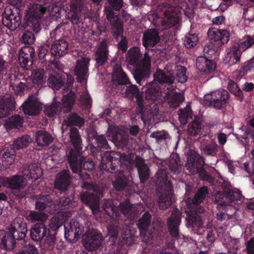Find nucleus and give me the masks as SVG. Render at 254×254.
I'll return each instance as SVG.
<instances>
[{
	"mask_svg": "<svg viewBox=\"0 0 254 254\" xmlns=\"http://www.w3.org/2000/svg\"><path fill=\"white\" fill-rule=\"evenodd\" d=\"M64 81L61 79H58L57 77L51 75L48 79V84L50 87L54 90H58L63 84Z\"/></svg>",
	"mask_w": 254,
	"mask_h": 254,
	"instance_id": "obj_56",
	"label": "nucleus"
},
{
	"mask_svg": "<svg viewBox=\"0 0 254 254\" xmlns=\"http://www.w3.org/2000/svg\"><path fill=\"white\" fill-rule=\"evenodd\" d=\"M120 209L122 211V212L127 217L131 218V217H130V213L133 212L134 210V206L130 205L129 203L127 201H126L124 204H121L120 205Z\"/></svg>",
	"mask_w": 254,
	"mask_h": 254,
	"instance_id": "obj_60",
	"label": "nucleus"
},
{
	"mask_svg": "<svg viewBox=\"0 0 254 254\" xmlns=\"http://www.w3.org/2000/svg\"><path fill=\"white\" fill-rule=\"evenodd\" d=\"M56 99L54 98V103L50 106H46L45 108V113L48 116H52L57 114L59 111L58 107L56 104Z\"/></svg>",
	"mask_w": 254,
	"mask_h": 254,
	"instance_id": "obj_64",
	"label": "nucleus"
},
{
	"mask_svg": "<svg viewBox=\"0 0 254 254\" xmlns=\"http://www.w3.org/2000/svg\"><path fill=\"white\" fill-rule=\"evenodd\" d=\"M90 59L87 57H82L77 61L74 68V74L77 76L78 82L86 81L88 73V64Z\"/></svg>",
	"mask_w": 254,
	"mask_h": 254,
	"instance_id": "obj_12",
	"label": "nucleus"
},
{
	"mask_svg": "<svg viewBox=\"0 0 254 254\" xmlns=\"http://www.w3.org/2000/svg\"><path fill=\"white\" fill-rule=\"evenodd\" d=\"M22 174L25 176L28 180L30 179L36 180L41 176L42 171L40 167L35 164H32L25 168Z\"/></svg>",
	"mask_w": 254,
	"mask_h": 254,
	"instance_id": "obj_32",
	"label": "nucleus"
},
{
	"mask_svg": "<svg viewBox=\"0 0 254 254\" xmlns=\"http://www.w3.org/2000/svg\"><path fill=\"white\" fill-rule=\"evenodd\" d=\"M207 193V189L206 187L201 188L195 195L193 200V203L195 204L201 203Z\"/></svg>",
	"mask_w": 254,
	"mask_h": 254,
	"instance_id": "obj_58",
	"label": "nucleus"
},
{
	"mask_svg": "<svg viewBox=\"0 0 254 254\" xmlns=\"http://www.w3.org/2000/svg\"><path fill=\"white\" fill-rule=\"evenodd\" d=\"M45 11L46 8L42 5L33 4L30 5L27 12L26 18L28 22L32 23L36 32L40 29L38 20L44 15Z\"/></svg>",
	"mask_w": 254,
	"mask_h": 254,
	"instance_id": "obj_7",
	"label": "nucleus"
},
{
	"mask_svg": "<svg viewBox=\"0 0 254 254\" xmlns=\"http://www.w3.org/2000/svg\"><path fill=\"white\" fill-rule=\"evenodd\" d=\"M167 99L170 102V106L176 108L179 103L184 101V96L182 93H177L176 91H169L166 93Z\"/></svg>",
	"mask_w": 254,
	"mask_h": 254,
	"instance_id": "obj_37",
	"label": "nucleus"
},
{
	"mask_svg": "<svg viewBox=\"0 0 254 254\" xmlns=\"http://www.w3.org/2000/svg\"><path fill=\"white\" fill-rule=\"evenodd\" d=\"M158 176L160 183V186L157 190L159 196V206L161 209H165L174 200L172 191V185L170 181L168 180V177L166 175V170L158 172Z\"/></svg>",
	"mask_w": 254,
	"mask_h": 254,
	"instance_id": "obj_2",
	"label": "nucleus"
},
{
	"mask_svg": "<svg viewBox=\"0 0 254 254\" xmlns=\"http://www.w3.org/2000/svg\"><path fill=\"white\" fill-rule=\"evenodd\" d=\"M82 188L93 191L94 193L92 194L90 192H85L82 194L81 199L83 202L88 204L93 213L94 215H97L98 213H99V196H97V191L92 185L86 183L82 185Z\"/></svg>",
	"mask_w": 254,
	"mask_h": 254,
	"instance_id": "obj_6",
	"label": "nucleus"
},
{
	"mask_svg": "<svg viewBox=\"0 0 254 254\" xmlns=\"http://www.w3.org/2000/svg\"><path fill=\"white\" fill-rule=\"evenodd\" d=\"M122 236L124 243L128 245H131L135 240L133 234L128 230L127 228L123 232Z\"/></svg>",
	"mask_w": 254,
	"mask_h": 254,
	"instance_id": "obj_61",
	"label": "nucleus"
},
{
	"mask_svg": "<svg viewBox=\"0 0 254 254\" xmlns=\"http://www.w3.org/2000/svg\"><path fill=\"white\" fill-rule=\"evenodd\" d=\"M96 60L98 65H103L107 60V43L103 41L97 47L96 53Z\"/></svg>",
	"mask_w": 254,
	"mask_h": 254,
	"instance_id": "obj_34",
	"label": "nucleus"
},
{
	"mask_svg": "<svg viewBox=\"0 0 254 254\" xmlns=\"http://www.w3.org/2000/svg\"><path fill=\"white\" fill-rule=\"evenodd\" d=\"M207 35L211 41H220L223 45L229 40V33L227 30L212 28L208 30Z\"/></svg>",
	"mask_w": 254,
	"mask_h": 254,
	"instance_id": "obj_21",
	"label": "nucleus"
},
{
	"mask_svg": "<svg viewBox=\"0 0 254 254\" xmlns=\"http://www.w3.org/2000/svg\"><path fill=\"white\" fill-rule=\"evenodd\" d=\"M197 69L202 74H207L213 71L216 67L215 64L211 60L204 57H199L196 61Z\"/></svg>",
	"mask_w": 254,
	"mask_h": 254,
	"instance_id": "obj_20",
	"label": "nucleus"
},
{
	"mask_svg": "<svg viewBox=\"0 0 254 254\" xmlns=\"http://www.w3.org/2000/svg\"><path fill=\"white\" fill-rule=\"evenodd\" d=\"M67 47L68 44L65 40L56 41L52 46L51 54L57 57L63 56L66 53Z\"/></svg>",
	"mask_w": 254,
	"mask_h": 254,
	"instance_id": "obj_29",
	"label": "nucleus"
},
{
	"mask_svg": "<svg viewBox=\"0 0 254 254\" xmlns=\"http://www.w3.org/2000/svg\"><path fill=\"white\" fill-rule=\"evenodd\" d=\"M110 6H106L105 8L107 18L111 21L112 27L113 32L114 36L119 39V37H122L123 34V28L122 23L120 21L117 23L114 22L118 20V18L114 16V12L112 8L115 10H119L123 6V0H108Z\"/></svg>",
	"mask_w": 254,
	"mask_h": 254,
	"instance_id": "obj_4",
	"label": "nucleus"
},
{
	"mask_svg": "<svg viewBox=\"0 0 254 254\" xmlns=\"http://www.w3.org/2000/svg\"><path fill=\"white\" fill-rule=\"evenodd\" d=\"M48 218V215L44 213L31 211L27 216V219L32 222L40 221L44 223Z\"/></svg>",
	"mask_w": 254,
	"mask_h": 254,
	"instance_id": "obj_50",
	"label": "nucleus"
},
{
	"mask_svg": "<svg viewBox=\"0 0 254 254\" xmlns=\"http://www.w3.org/2000/svg\"><path fill=\"white\" fill-rule=\"evenodd\" d=\"M44 73V70L42 69H38L33 71L31 75V80L34 85L40 86L45 83L46 78Z\"/></svg>",
	"mask_w": 254,
	"mask_h": 254,
	"instance_id": "obj_46",
	"label": "nucleus"
},
{
	"mask_svg": "<svg viewBox=\"0 0 254 254\" xmlns=\"http://www.w3.org/2000/svg\"><path fill=\"white\" fill-rule=\"evenodd\" d=\"M3 24L11 30H15L20 25V17L7 9L2 18Z\"/></svg>",
	"mask_w": 254,
	"mask_h": 254,
	"instance_id": "obj_19",
	"label": "nucleus"
},
{
	"mask_svg": "<svg viewBox=\"0 0 254 254\" xmlns=\"http://www.w3.org/2000/svg\"><path fill=\"white\" fill-rule=\"evenodd\" d=\"M120 164L121 166L128 167L131 164L129 157L126 155H122L119 152H106L102 157L100 169L102 170L112 172L115 169V165Z\"/></svg>",
	"mask_w": 254,
	"mask_h": 254,
	"instance_id": "obj_3",
	"label": "nucleus"
},
{
	"mask_svg": "<svg viewBox=\"0 0 254 254\" xmlns=\"http://www.w3.org/2000/svg\"><path fill=\"white\" fill-rule=\"evenodd\" d=\"M254 45V35H247L239 40L238 45L241 51H245Z\"/></svg>",
	"mask_w": 254,
	"mask_h": 254,
	"instance_id": "obj_42",
	"label": "nucleus"
},
{
	"mask_svg": "<svg viewBox=\"0 0 254 254\" xmlns=\"http://www.w3.org/2000/svg\"><path fill=\"white\" fill-rule=\"evenodd\" d=\"M178 160L177 155H173L170 160V169L174 174L178 173L181 170V166L179 164Z\"/></svg>",
	"mask_w": 254,
	"mask_h": 254,
	"instance_id": "obj_55",
	"label": "nucleus"
},
{
	"mask_svg": "<svg viewBox=\"0 0 254 254\" xmlns=\"http://www.w3.org/2000/svg\"><path fill=\"white\" fill-rule=\"evenodd\" d=\"M188 161L186 164L187 169L192 174L198 171L204 164V161L200 156L195 151H190L188 154Z\"/></svg>",
	"mask_w": 254,
	"mask_h": 254,
	"instance_id": "obj_14",
	"label": "nucleus"
},
{
	"mask_svg": "<svg viewBox=\"0 0 254 254\" xmlns=\"http://www.w3.org/2000/svg\"><path fill=\"white\" fill-rule=\"evenodd\" d=\"M177 71V80L178 82L184 83L187 80V77L186 75V68L182 66H177L176 67Z\"/></svg>",
	"mask_w": 254,
	"mask_h": 254,
	"instance_id": "obj_57",
	"label": "nucleus"
},
{
	"mask_svg": "<svg viewBox=\"0 0 254 254\" xmlns=\"http://www.w3.org/2000/svg\"><path fill=\"white\" fill-rule=\"evenodd\" d=\"M84 121L82 118L76 114L69 115L66 119H64V124L62 127V133L67 131L69 128V137L70 141L74 147L75 150H71L68 155V162L70 168L73 173H77L81 167V162L83 161V157L79 154V151L81 149V138L78 134L76 128L73 127H69L72 125L81 127L84 125Z\"/></svg>",
	"mask_w": 254,
	"mask_h": 254,
	"instance_id": "obj_1",
	"label": "nucleus"
},
{
	"mask_svg": "<svg viewBox=\"0 0 254 254\" xmlns=\"http://www.w3.org/2000/svg\"><path fill=\"white\" fill-rule=\"evenodd\" d=\"M201 126L197 121H194L188 127V132L191 135L198 134L201 130Z\"/></svg>",
	"mask_w": 254,
	"mask_h": 254,
	"instance_id": "obj_59",
	"label": "nucleus"
},
{
	"mask_svg": "<svg viewBox=\"0 0 254 254\" xmlns=\"http://www.w3.org/2000/svg\"><path fill=\"white\" fill-rule=\"evenodd\" d=\"M175 79V76L169 72L165 74L160 69H157L154 74V80L159 82H164L171 84Z\"/></svg>",
	"mask_w": 254,
	"mask_h": 254,
	"instance_id": "obj_41",
	"label": "nucleus"
},
{
	"mask_svg": "<svg viewBox=\"0 0 254 254\" xmlns=\"http://www.w3.org/2000/svg\"><path fill=\"white\" fill-rule=\"evenodd\" d=\"M41 107V103L35 96L30 97L22 105L24 113L30 116L38 114Z\"/></svg>",
	"mask_w": 254,
	"mask_h": 254,
	"instance_id": "obj_18",
	"label": "nucleus"
},
{
	"mask_svg": "<svg viewBox=\"0 0 254 254\" xmlns=\"http://www.w3.org/2000/svg\"><path fill=\"white\" fill-rule=\"evenodd\" d=\"M103 207L107 214L113 219L118 217L120 214L118 206H116L112 200H105Z\"/></svg>",
	"mask_w": 254,
	"mask_h": 254,
	"instance_id": "obj_36",
	"label": "nucleus"
},
{
	"mask_svg": "<svg viewBox=\"0 0 254 254\" xmlns=\"http://www.w3.org/2000/svg\"><path fill=\"white\" fill-rule=\"evenodd\" d=\"M243 199L244 198L240 191L236 189H234L231 190L226 196L224 203L226 205L233 206L236 208L239 204L243 202Z\"/></svg>",
	"mask_w": 254,
	"mask_h": 254,
	"instance_id": "obj_27",
	"label": "nucleus"
},
{
	"mask_svg": "<svg viewBox=\"0 0 254 254\" xmlns=\"http://www.w3.org/2000/svg\"><path fill=\"white\" fill-rule=\"evenodd\" d=\"M191 115L192 113L190 105H187L186 108L184 110H180L179 116V120L181 124H186L188 119L191 117Z\"/></svg>",
	"mask_w": 254,
	"mask_h": 254,
	"instance_id": "obj_52",
	"label": "nucleus"
},
{
	"mask_svg": "<svg viewBox=\"0 0 254 254\" xmlns=\"http://www.w3.org/2000/svg\"><path fill=\"white\" fill-rule=\"evenodd\" d=\"M32 141V139L29 136L25 135L15 140L13 146L16 149H22L28 146Z\"/></svg>",
	"mask_w": 254,
	"mask_h": 254,
	"instance_id": "obj_49",
	"label": "nucleus"
},
{
	"mask_svg": "<svg viewBox=\"0 0 254 254\" xmlns=\"http://www.w3.org/2000/svg\"><path fill=\"white\" fill-rule=\"evenodd\" d=\"M113 81L120 84H127L128 83V79L119 64H116L114 66Z\"/></svg>",
	"mask_w": 254,
	"mask_h": 254,
	"instance_id": "obj_35",
	"label": "nucleus"
},
{
	"mask_svg": "<svg viewBox=\"0 0 254 254\" xmlns=\"http://www.w3.org/2000/svg\"><path fill=\"white\" fill-rule=\"evenodd\" d=\"M187 226L190 228V226L195 228H199L202 226V222L199 216H198L195 212H190L189 213V216L186 218Z\"/></svg>",
	"mask_w": 254,
	"mask_h": 254,
	"instance_id": "obj_43",
	"label": "nucleus"
},
{
	"mask_svg": "<svg viewBox=\"0 0 254 254\" xmlns=\"http://www.w3.org/2000/svg\"><path fill=\"white\" fill-rule=\"evenodd\" d=\"M181 223V215L177 209H174L172 216L168 221L169 231L171 235L174 238L179 236V226Z\"/></svg>",
	"mask_w": 254,
	"mask_h": 254,
	"instance_id": "obj_16",
	"label": "nucleus"
},
{
	"mask_svg": "<svg viewBox=\"0 0 254 254\" xmlns=\"http://www.w3.org/2000/svg\"><path fill=\"white\" fill-rule=\"evenodd\" d=\"M15 243L13 234L0 230V248L7 250H11L14 248Z\"/></svg>",
	"mask_w": 254,
	"mask_h": 254,
	"instance_id": "obj_26",
	"label": "nucleus"
},
{
	"mask_svg": "<svg viewBox=\"0 0 254 254\" xmlns=\"http://www.w3.org/2000/svg\"><path fill=\"white\" fill-rule=\"evenodd\" d=\"M116 179L113 182L115 188L117 190H120L126 186L130 185L131 182L129 179L125 177L122 171L116 173L115 174Z\"/></svg>",
	"mask_w": 254,
	"mask_h": 254,
	"instance_id": "obj_38",
	"label": "nucleus"
},
{
	"mask_svg": "<svg viewBox=\"0 0 254 254\" xmlns=\"http://www.w3.org/2000/svg\"><path fill=\"white\" fill-rule=\"evenodd\" d=\"M14 156L13 148H4L0 153V168L8 167L13 163Z\"/></svg>",
	"mask_w": 254,
	"mask_h": 254,
	"instance_id": "obj_25",
	"label": "nucleus"
},
{
	"mask_svg": "<svg viewBox=\"0 0 254 254\" xmlns=\"http://www.w3.org/2000/svg\"><path fill=\"white\" fill-rule=\"evenodd\" d=\"M118 223L115 221V224H110L108 227V236L112 239V241L114 242L115 239L118 234Z\"/></svg>",
	"mask_w": 254,
	"mask_h": 254,
	"instance_id": "obj_62",
	"label": "nucleus"
},
{
	"mask_svg": "<svg viewBox=\"0 0 254 254\" xmlns=\"http://www.w3.org/2000/svg\"><path fill=\"white\" fill-rule=\"evenodd\" d=\"M150 214L148 213H145L139 219L138 223V226L140 229L142 240L147 243H149L152 239L150 231L147 229L150 223Z\"/></svg>",
	"mask_w": 254,
	"mask_h": 254,
	"instance_id": "obj_17",
	"label": "nucleus"
},
{
	"mask_svg": "<svg viewBox=\"0 0 254 254\" xmlns=\"http://www.w3.org/2000/svg\"><path fill=\"white\" fill-rule=\"evenodd\" d=\"M242 51L238 47H233L228 49L224 61L226 63L233 64L239 61Z\"/></svg>",
	"mask_w": 254,
	"mask_h": 254,
	"instance_id": "obj_31",
	"label": "nucleus"
},
{
	"mask_svg": "<svg viewBox=\"0 0 254 254\" xmlns=\"http://www.w3.org/2000/svg\"><path fill=\"white\" fill-rule=\"evenodd\" d=\"M145 100H156L161 96V92L159 88L155 82L149 83L146 85L145 87Z\"/></svg>",
	"mask_w": 254,
	"mask_h": 254,
	"instance_id": "obj_30",
	"label": "nucleus"
},
{
	"mask_svg": "<svg viewBox=\"0 0 254 254\" xmlns=\"http://www.w3.org/2000/svg\"><path fill=\"white\" fill-rule=\"evenodd\" d=\"M63 212H60L54 215L50 220L49 227L53 231L58 230L62 225Z\"/></svg>",
	"mask_w": 254,
	"mask_h": 254,
	"instance_id": "obj_48",
	"label": "nucleus"
},
{
	"mask_svg": "<svg viewBox=\"0 0 254 254\" xmlns=\"http://www.w3.org/2000/svg\"><path fill=\"white\" fill-rule=\"evenodd\" d=\"M64 237L70 242H75L81 234V228L75 220H71L64 225Z\"/></svg>",
	"mask_w": 254,
	"mask_h": 254,
	"instance_id": "obj_11",
	"label": "nucleus"
},
{
	"mask_svg": "<svg viewBox=\"0 0 254 254\" xmlns=\"http://www.w3.org/2000/svg\"><path fill=\"white\" fill-rule=\"evenodd\" d=\"M127 92L135 96L137 105L139 107H142L144 104H146L144 101L143 97L138 93V88L136 85L128 87L127 89Z\"/></svg>",
	"mask_w": 254,
	"mask_h": 254,
	"instance_id": "obj_51",
	"label": "nucleus"
},
{
	"mask_svg": "<svg viewBox=\"0 0 254 254\" xmlns=\"http://www.w3.org/2000/svg\"><path fill=\"white\" fill-rule=\"evenodd\" d=\"M14 109V99L11 96L0 97V118L4 117L10 111Z\"/></svg>",
	"mask_w": 254,
	"mask_h": 254,
	"instance_id": "obj_23",
	"label": "nucleus"
},
{
	"mask_svg": "<svg viewBox=\"0 0 254 254\" xmlns=\"http://www.w3.org/2000/svg\"><path fill=\"white\" fill-rule=\"evenodd\" d=\"M159 41V37L156 30L150 29L144 34L143 44L146 48L154 46Z\"/></svg>",
	"mask_w": 254,
	"mask_h": 254,
	"instance_id": "obj_28",
	"label": "nucleus"
},
{
	"mask_svg": "<svg viewBox=\"0 0 254 254\" xmlns=\"http://www.w3.org/2000/svg\"><path fill=\"white\" fill-rule=\"evenodd\" d=\"M74 102L75 94L70 91L68 94L64 96L62 99L63 106L60 109L61 111L65 113L70 111Z\"/></svg>",
	"mask_w": 254,
	"mask_h": 254,
	"instance_id": "obj_40",
	"label": "nucleus"
},
{
	"mask_svg": "<svg viewBox=\"0 0 254 254\" xmlns=\"http://www.w3.org/2000/svg\"><path fill=\"white\" fill-rule=\"evenodd\" d=\"M8 229L10 233L14 234L18 232L19 239H22L25 238L27 231L26 224L22 218H15L8 226Z\"/></svg>",
	"mask_w": 254,
	"mask_h": 254,
	"instance_id": "obj_15",
	"label": "nucleus"
},
{
	"mask_svg": "<svg viewBox=\"0 0 254 254\" xmlns=\"http://www.w3.org/2000/svg\"><path fill=\"white\" fill-rule=\"evenodd\" d=\"M35 137L38 145L42 147L48 145L53 141L52 136L47 132L42 130L37 131Z\"/></svg>",
	"mask_w": 254,
	"mask_h": 254,
	"instance_id": "obj_39",
	"label": "nucleus"
},
{
	"mask_svg": "<svg viewBox=\"0 0 254 254\" xmlns=\"http://www.w3.org/2000/svg\"><path fill=\"white\" fill-rule=\"evenodd\" d=\"M44 244L49 248H52L56 243V237L55 234H51L49 231L47 236L44 238Z\"/></svg>",
	"mask_w": 254,
	"mask_h": 254,
	"instance_id": "obj_63",
	"label": "nucleus"
},
{
	"mask_svg": "<svg viewBox=\"0 0 254 254\" xmlns=\"http://www.w3.org/2000/svg\"><path fill=\"white\" fill-rule=\"evenodd\" d=\"M102 240L101 234L97 231L89 230L85 234L83 243L86 250L92 251L101 246Z\"/></svg>",
	"mask_w": 254,
	"mask_h": 254,
	"instance_id": "obj_8",
	"label": "nucleus"
},
{
	"mask_svg": "<svg viewBox=\"0 0 254 254\" xmlns=\"http://www.w3.org/2000/svg\"><path fill=\"white\" fill-rule=\"evenodd\" d=\"M140 57V49L138 47L130 49L127 53V61L129 64L136 65Z\"/></svg>",
	"mask_w": 254,
	"mask_h": 254,
	"instance_id": "obj_45",
	"label": "nucleus"
},
{
	"mask_svg": "<svg viewBox=\"0 0 254 254\" xmlns=\"http://www.w3.org/2000/svg\"><path fill=\"white\" fill-rule=\"evenodd\" d=\"M49 232L44 223L36 224L31 229V237L34 241H41Z\"/></svg>",
	"mask_w": 254,
	"mask_h": 254,
	"instance_id": "obj_22",
	"label": "nucleus"
},
{
	"mask_svg": "<svg viewBox=\"0 0 254 254\" xmlns=\"http://www.w3.org/2000/svg\"><path fill=\"white\" fill-rule=\"evenodd\" d=\"M229 93L225 90H219L204 96V101L211 107L219 109L226 104L229 99Z\"/></svg>",
	"mask_w": 254,
	"mask_h": 254,
	"instance_id": "obj_5",
	"label": "nucleus"
},
{
	"mask_svg": "<svg viewBox=\"0 0 254 254\" xmlns=\"http://www.w3.org/2000/svg\"><path fill=\"white\" fill-rule=\"evenodd\" d=\"M198 41V37L195 34H189L186 35L185 40V45L187 48L195 46Z\"/></svg>",
	"mask_w": 254,
	"mask_h": 254,
	"instance_id": "obj_54",
	"label": "nucleus"
},
{
	"mask_svg": "<svg viewBox=\"0 0 254 254\" xmlns=\"http://www.w3.org/2000/svg\"><path fill=\"white\" fill-rule=\"evenodd\" d=\"M34 56V50L30 47L23 48L19 55V62L20 65L26 69L28 68V63Z\"/></svg>",
	"mask_w": 254,
	"mask_h": 254,
	"instance_id": "obj_24",
	"label": "nucleus"
},
{
	"mask_svg": "<svg viewBox=\"0 0 254 254\" xmlns=\"http://www.w3.org/2000/svg\"><path fill=\"white\" fill-rule=\"evenodd\" d=\"M69 183V172L64 171L57 175L55 182V186L59 190H64L67 188Z\"/></svg>",
	"mask_w": 254,
	"mask_h": 254,
	"instance_id": "obj_33",
	"label": "nucleus"
},
{
	"mask_svg": "<svg viewBox=\"0 0 254 254\" xmlns=\"http://www.w3.org/2000/svg\"><path fill=\"white\" fill-rule=\"evenodd\" d=\"M23 120L19 116H12L9 118L4 124V126L7 129L12 128H19L22 127Z\"/></svg>",
	"mask_w": 254,
	"mask_h": 254,
	"instance_id": "obj_44",
	"label": "nucleus"
},
{
	"mask_svg": "<svg viewBox=\"0 0 254 254\" xmlns=\"http://www.w3.org/2000/svg\"><path fill=\"white\" fill-rule=\"evenodd\" d=\"M137 167L140 181L141 182L144 183L149 176V171L147 166L143 163L140 165L137 164Z\"/></svg>",
	"mask_w": 254,
	"mask_h": 254,
	"instance_id": "obj_53",
	"label": "nucleus"
},
{
	"mask_svg": "<svg viewBox=\"0 0 254 254\" xmlns=\"http://www.w3.org/2000/svg\"><path fill=\"white\" fill-rule=\"evenodd\" d=\"M150 57L147 53H145L143 62L136 67L135 71L134 78L138 83H140L142 78L149 76L150 73Z\"/></svg>",
	"mask_w": 254,
	"mask_h": 254,
	"instance_id": "obj_13",
	"label": "nucleus"
},
{
	"mask_svg": "<svg viewBox=\"0 0 254 254\" xmlns=\"http://www.w3.org/2000/svg\"><path fill=\"white\" fill-rule=\"evenodd\" d=\"M109 139L116 145H125L127 140V131L123 127H110L107 132Z\"/></svg>",
	"mask_w": 254,
	"mask_h": 254,
	"instance_id": "obj_9",
	"label": "nucleus"
},
{
	"mask_svg": "<svg viewBox=\"0 0 254 254\" xmlns=\"http://www.w3.org/2000/svg\"><path fill=\"white\" fill-rule=\"evenodd\" d=\"M165 18L161 20L162 24L166 26V27H170L178 23L179 21L178 16L177 14L170 13V10L165 12Z\"/></svg>",
	"mask_w": 254,
	"mask_h": 254,
	"instance_id": "obj_47",
	"label": "nucleus"
},
{
	"mask_svg": "<svg viewBox=\"0 0 254 254\" xmlns=\"http://www.w3.org/2000/svg\"><path fill=\"white\" fill-rule=\"evenodd\" d=\"M3 186L12 189L20 190L24 188L28 184L27 178L22 175H14L10 178H0V187Z\"/></svg>",
	"mask_w": 254,
	"mask_h": 254,
	"instance_id": "obj_10",
	"label": "nucleus"
}]
</instances>
